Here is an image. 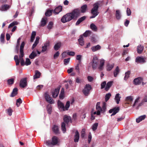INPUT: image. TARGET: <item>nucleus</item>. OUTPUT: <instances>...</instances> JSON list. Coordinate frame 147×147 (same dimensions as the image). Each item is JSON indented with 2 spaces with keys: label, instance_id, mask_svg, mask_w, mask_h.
Wrapping results in <instances>:
<instances>
[{
  "label": "nucleus",
  "instance_id": "obj_1",
  "mask_svg": "<svg viewBox=\"0 0 147 147\" xmlns=\"http://www.w3.org/2000/svg\"><path fill=\"white\" fill-rule=\"evenodd\" d=\"M80 13V10L76 9L71 12L69 13L64 16L61 19V21L63 23L69 21L74 18L78 17Z\"/></svg>",
  "mask_w": 147,
  "mask_h": 147
},
{
  "label": "nucleus",
  "instance_id": "obj_2",
  "mask_svg": "<svg viewBox=\"0 0 147 147\" xmlns=\"http://www.w3.org/2000/svg\"><path fill=\"white\" fill-rule=\"evenodd\" d=\"M99 5V4L98 2L96 3L93 4V7L91 11V13L92 15L90 17V18H94L98 15L99 13L98 9Z\"/></svg>",
  "mask_w": 147,
  "mask_h": 147
},
{
  "label": "nucleus",
  "instance_id": "obj_3",
  "mask_svg": "<svg viewBox=\"0 0 147 147\" xmlns=\"http://www.w3.org/2000/svg\"><path fill=\"white\" fill-rule=\"evenodd\" d=\"M100 104V102H98L96 105V109L97 111V115H99L100 114V113L104 112L106 108V104L105 102H103L102 107H101Z\"/></svg>",
  "mask_w": 147,
  "mask_h": 147
},
{
  "label": "nucleus",
  "instance_id": "obj_4",
  "mask_svg": "<svg viewBox=\"0 0 147 147\" xmlns=\"http://www.w3.org/2000/svg\"><path fill=\"white\" fill-rule=\"evenodd\" d=\"M58 139L57 137L56 136H54L52 138V141L51 142L50 141H47L46 142V144L48 146H50L51 144L53 145H56L58 143Z\"/></svg>",
  "mask_w": 147,
  "mask_h": 147
},
{
  "label": "nucleus",
  "instance_id": "obj_5",
  "mask_svg": "<svg viewBox=\"0 0 147 147\" xmlns=\"http://www.w3.org/2000/svg\"><path fill=\"white\" fill-rule=\"evenodd\" d=\"M92 87L89 84H87L83 90V92L85 96H88L90 93V90L91 89Z\"/></svg>",
  "mask_w": 147,
  "mask_h": 147
},
{
  "label": "nucleus",
  "instance_id": "obj_6",
  "mask_svg": "<svg viewBox=\"0 0 147 147\" xmlns=\"http://www.w3.org/2000/svg\"><path fill=\"white\" fill-rule=\"evenodd\" d=\"M146 58L138 56L136 58L135 61L136 63H143L146 62Z\"/></svg>",
  "mask_w": 147,
  "mask_h": 147
},
{
  "label": "nucleus",
  "instance_id": "obj_7",
  "mask_svg": "<svg viewBox=\"0 0 147 147\" xmlns=\"http://www.w3.org/2000/svg\"><path fill=\"white\" fill-rule=\"evenodd\" d=\"M45 98L46 101L50 104H52L54 103V101L50 96L49 94L47 93L45 94Z\"/></svg>",
  "mask_w": 147,
  "mask_h": 147
},
{
  "label": "nucleus",
  "instance_id": "obj_8",
  "mask_svg": "<svg viewBox=\"0 0 147 147\" xmlns=\"http://www.w3.org/2000/svg\"><path fill=\"white\" fill-rule=\"evenodd\" d=\"M119 110V107H115L112 109H110L109 111V113H112L111 115V116H113L117 113Z\"/></svg>",
  "mask_w": 147,
  "mask_h": 147
},
{
  "label": "nucleus",
  "instance_id": "obj_9",
  "mask_svg": "<svg viewBox=\"0 0 147 147\" xmlns=\"http://www.w3.org/2000/svg\"><path fill=\"white\" fill-rule=\"evenodd\" d=\"M20 86L22 88H24L27 85L26 78H25L21 79L20 80Z\"/></svg>",
  "mask_w": 147,
  "mask_h": 147
},
{
  "label": "nucleus",
  "instance_id": "obj_10",
  "mask_svg": "<svg viewBox=\"0 0 147 147\" xmlns=\"http://www.w3.org/2000/svg\"><path fill=\"white\" fill-rule=\"evenodd\" d=\"M142 79L141 77H138L135 79L133 81L134 83L136 85L140 84L142 82Z\"/></svg>",
  "mask_w": 147,
  "mask_h": 147
},
{
  "label": "nucleus",
  "instance_id": "obj_11",
  "mask_svg": "<svg viewBox=\"0 0 147 147\" xmlns=\"http://www.w3.org/2000/svg\"><path fill=\"white\" fill-rule=\"evenodd\" d=\"M62 9V7L59 6L56 7L54 10L53 13L55 14H57L61 11Z\"/></svg>",
  "mask_w": 147,
  "mask_h": 147
},
{
  "label": "nucleus",
  "instance_id": "obj_12",
  "mask_svg": "<svg viewBox=\"0 0 147 147\" xmlns=\"http://www.w3.org/2000/svg\"><path fill=\"white\" fill-rule=\"evenodd\" d=\"M52 130L53 132L56 134H59V127L55 125H54L52 127Z\"/></svg>",
  "mask_w": 147,
  "mask_h": 147
},
{
  "label": "nucleus",
  "instance_id": "obj_13",
  "mask_svg": "<svg viewBox=\"0 0 147 147\" xmlns=\"http://www.w3.org/2000/svg\"><path fill=\"white\" fill-rule=\"evenodd\" d=\"M105 61L103 59H101L100 61V63L98 69L100 70H102L103 69V66L104 65Z\"/></svg>",
  "mask_w": 147,
  "mask_h": 147
},
{
  "label": "nucleus",
  "instance_id": "obj_14",
  "mask_svg": "<svg viewBox=\"0 0 147 147\" xmlns=\"http://www.w3.org/2000/svg\"><path fill=\"white\" fill-rule=\"evenodd\" d=\"M114 65V64L113 63H108L106 67L107 70L108 71H111L113 68Z\"/></svg>",
  "mask_w": 147,
  "mask_h": 147
},
{
  "label": "nucleus",
  "instance_id": "obj_15",
  "mask_svg": "<svg viewBox=\"0 0 147 147\" xmlns=\"http://www.w3.org/2000/svg\"><path fill=\"white\" fill-rule=\"evenodd\" d=\"M57 104L59 108L62 110L65 111V107L63 104L59 100L57 102Z\"/></svg>",
  "mask_w": 147,
  "mask_h": 147
},
{
  "label": "nucleus",
  "instance_id": "obj_16",
  "mask_svg": "<svg viewBox=\"0 0 147 147\" xmlns=\"http://www.w3.org/2000/svg\"><path fill=\"white\" fill-rule=\"evenodd\" d=\"M10 7L9 5H7L5 4L2 5L1 8V10L3 11H7Z\"/></svg>",
  "mask_w": 147,
  "mask_h": 147
},
{
  "label": "nucleus",
  "instance_id": "obj_17",
  "mask_svg": "<svg viewBox=\"0 0 147 147\" xmlns=\"http://www.w3.org/2000/svg\"><path fill=\"white\" fill-rule=\"evenodd\" d=\"M144 48L143 46L141 45H139L137 47V51L138 53L141 54L142 53Z\"/></svg>",
  "mask_w": 147,
  "mask_h": 147
},
{
  "label": "nucleus",
  "instance_id": "obj_18",
  "mask_svg": "<svg viewBox=\"0 0 147 147\" xmlns=\"http://www.w3.org/2000/svg\"><path fill=\"white\" fill-rule=\"evenodd\" d=\"M79 138V135L78 131L77 130L75 133L74 137V141L75 142H78Z\"/></svg>",
  "mask_w": 147,
  "mask_h": 147
},
{
  "label": "nucleus",
  "instance_id": "obj_19",
  "mask_svg": "<svg viewBox=\"0 0 147 147\" xmlns=\"http://www.w3.org/2000/svg\"><path fill=\"white\" fill-rule=\"evenodd\" d=\"M101 49V47L99 45H97L96 46H94L92 47L91 49L93 52L96 51Z\"/></svg>",
  "mask_w": 147,
  "mask_h": 147
},
{
  "label": "nucleus",
  "instance_id": "obj_20",
  "mask_svg": "<svg viewBox=\"0 0 147 147\" xmlns=\"http://www.w3.org/2000/svg\"><path fill=\"white\" fill-rule=\"evenodd\" d=\"M146 117V115L141 116L136 119V122L138 123H139L143 120H144Z\"/></svg>",
  "mask_w": 147,
  "mask_h": 147
},
{
  "label": "nucleus",
  "instance_id": "obj_21",
  "mask_svg": "<svg viewBox=\"0 0 147 147\" xmlns=\"http://www.w3.org/2000/svg\"><path fill=\"white\" fill-rule=\"evenodd\" d=\"M134 100V97L133 96H130L126 97V101L129 104H131L132 102Z\"/></svg>",
  "mask_w": 147,
  "mask_h": 147
},
{
  "label": "nucleus",
  "instance_id": "obj_22",
  "mask_svg": "<svg viewBox=\"0 0 147 147\" xmlns=\"http://www.w3.org/2000/svg\"><path fill=\"white\" fill-rule=\"evenodd\" d=\"M59 90V88L55 89L54 92L52 93V96L53 98H55L58 96Z\"/></svg>",
  "mask_w": 147,
  "mask_h": 147
},
{
  "label": "nucleus",
  "instance_id": "obj_23",
  "mask_svg": "<svg viewBox=\"0 0 147 147\" xmlns=\"http://www.w3.org/2000/svg\"><path fill=\"white\" fill-rule=\"evenodd\" d=\"M113 82L110 81L108 82L107 84L106 87L105 88V90L107 91L110 88L111 86L112 85Z\"/></svg>",
  "mask_w": 147,
  "mask_h": 147
},
{
  "label": "nucleus",
  "instance_id": "obj_24",
  "mask_svg": "<svg viewBox=\"0 0 147 147\" xmlns=\"http://www.w3.org/2000/svg\"><path fill=\"white\" fill-rule=\"evenodd\" d=\"M115 16L117 20H119L121 17V15L119 10H117L116 11Z\"/></svg>",
  "mask_w": 147,
  "mask_h": 147
},
{
  "label": "nucleus",
  "instance_id": "obj_25",
  "mask_svg": "<svg viewBox=\"0 0 147 147\" xmlns=\"http://www.w3.org/2000/svg\"><path fill=\"white\" fill-rule=\"evenodd\" d=\"M63 120L65 122L68 123L71 120V118L70 116L65 115L64 117Z\"/></svg>",
  "mask_w": 147,
  "mask_h": 147
},
{
  "label": "nucleus",
  "instance_id": "obj_26",
  "mask_svg": "<svg viewBox=\"0 0 147 147\" xmlns=\"http://www.w3.org/2000/svg\"><path fill=\"white\" fill-rule=\"evenodd\" d=\"M121 97L120 96L119 93L117 94L115 96V99L117 104L119 103V102L120 100Z\"/></svg>",
  "mask_w": 147,
  "mask_h": 147
},
{
  "label": "nucleus",
  "instance_id": "obj_27",
  "mask_svg": "<svg viewBox=\"0 0 147 147\" xmlns=\"http://www.w3.org/2000/svg\"><path fill=\"white\" fill-rule=\"evenodd\" d=\"M25 42H23L21 43L20 48V52L22 55L24 52V48L25 45Z\"/></svg>",
  "mask_w": 147,
  "mask_h": 147
},
{
  "label": "nucleus",
  "instance_id": "obj_28",
  "mask_svg": "<svg viewBox=\"0 0 147 147\" xmlns=\"http://www.w3.org/2000/svg\"><path fill=\"white\" fill-rule=\"evenodd\" d=\"M37 54L35 51H33L30 54L29 56V58L31 59H34L37 56Z\"/></svg>",
  "mask_w": 147,
  "mask_h": 147
},
{
  "label": "nucleus",
  "instance_id": "obj_29",
  "mask_svg": "<svg viewBox=\"0 0 147 147\" xmlns=\"http://www.w3.org/2000/svg\"><path fill=\"white\" fill-rule=\"evenodd\" d=\"M39 38H40L38 36H37L36 37V40L35 41L34 43L33 44L32 47V49H33L35 47H36L38 43Z\"/></svg>",
  "mask_w": 147,
  "mask_h": 147
},
{
  "label": "nucleus",
  "instance_id": "obj_30",
  "mask_svg": "<svg viewBox=\"0 0 147 147\" xmlns=\"http://www.w3.org/2000/svg\"><path fill=\"white\" fill-rule=\"evenodd\" d=\"M18 91V89L17 88H14L12 91V92L11 93V96L13 97L16 95L17 94V92Z\"/></svg>",
  "mask_w": 147,
  "mask_h": 147
},
{
  "label": "nucleus",
  "instance_id": "obj_31",
  "mask_svg": "<svg viewBox=\"0 0 147 147\" xmlns=\"http://www.w3.org/2000/svg\"><path fill=\"white\" fill-rule=\"evenodd\" d=\"M86 18V17L85 16H83L80 18L77 21L76 23V25H79L81 22L84 20Z\"/></svg>",
  "mask_w": 147,
  "mask_h": 147
},
{
  "label": "nucleus",
  "instance_id": "obj_32",
  "mask_svg": "<svg viewBox=\"0 0 147 147\" xmlns=\"http://www.w3.org/2000/svg\"><path fill=\"white\" fill-rule=\"evenodd\" d=\"M79 42V44L82 46H83L84 45V41L83 38V36L82 35H81L80 36V38L78 40Z\"/></svg>",
  "mask_w": 147,
  "mask_h": 147
},
{
  "label": "nucleus",
  "instance_id": "obj_33",
  "mask_svg": "<svg viewBox=\"0 0 147 147\" xmlns=\"http://www.w3.org/2000/svg\"><path fill=\"white\" fill-rule=\"evenodd\" d=\"M119 67L117 66L115 69L114 71V76L115 77H116L117 76L118 74H119Z\"/></svg>",
  "mask_w": 147,
  "mask_h": 147
},
{
  "label": "nucleus",
  "instance_id": "obj_34",
  "mask_svg": "<svg viewBox=\"0 0 147 147\" xmlns=\"http://www.w3.org/2000/svg\"><path fill=\"white\" fill-rule=\"evenodd\" d=\"M40 73L38 71H36L35 72V74L34 76V79L38 78L40 77Z\"/></svg>",
  "mask_w": 147,
  "mask_h": 147
},
{
  "label": "nucleus",
  "instance_id": "obj_35",
  "mask_svg": "<svg viewBox=\"0 0 147 147\" xmlns=\"http://www.w3.org/2000/svg\"><path fill=\"white\" fill-rule=\"evenodd\" d=\"M6 112L10 116L12 115L13 110L11 107H9L6 110Z\"/></svg>",
  "mask_w": 147,
  "mask_h": 147
},
{
  "label": "nucleus",
  "instance_id": "obj_36",
  "mask_svg": "<svg viewBox=\"0 0 147 147\" xmlns=\"http://www.w3.org/2000/svg\"><path fill=\"white\" fill-rule=\"evenodd\" d=\"M46 22L47 18H42L41 21V26H44L46 25Z\"/></svg>",
  "mask_w": 147,
  "mask_h": 147
},
{
  "label": "nucleus",
  "instance_id": "obj_37",
  "mask_svg": "<svg viewBox=\"0 0 147 147\" xmlns=\"http://www.w3.org/2000/svg\"><path fill=\"white\" fill-rule=\"evenodd\" d=\"M130 71H128L127 72L125 73V76L124 78V80H127L129 77L130 74Z\"/></svg>",
  "mask_w": 147,
  "mask_h": 147
},
{
  "label": "nucleus",
  "instance_id": "obj_38",
  "mask_svg": "<svg viewBox=\"0 0 147 147\" xmlns=\"http://www.w3.org/2000/svg\"><path fill=\"white\" fill-rule=\"evenodd\" d=\"M140 96H138L135 100L134 103L133 105V107L134 108L135 107L138 103L140 101Z\"/></svg>",
  "mask_w": 147,
  "mask_h": 147
},
{
  "label": "nucleus",
  "instance_id": "obj_39",
  "mask_svg": "<svg viewBox=\"0 0 147 147\" xmlns=\"http://www.w3.org/2000/svg\"><path fill=\"white\" fill-rule=\"evenodd\" d=\"M61 46V43L60 42L57 43L55 45L54 47V49L56 51H57L59 49Z\"/></svg>",
  "mask_w": 147,
  "mask_h": 147
},
{
  "label": "nucleus",
  "instance_id": "obj_40",
  "mask_svg": "<svg viewBox=\"0 0 147 147\" xmlns=\"http://www.w3.org/2000/svg\"><path fill=\"white\" fill-rule=\"evenodd\" d=\"M53 11V10H48L45 12V15L47 16H50L51 15Z\"/></svg>",
  "mask_w": 147,
  "mask_h": 147
},
{
  "label": "nucleus",
  "instance_id": "obj_41",
  "mask_svg": "<svg viewBox=\"0 0 147 147\" xmlns=\"http://www.w3.org/2000/svg\"><path fill=\"white\" fill-rule=\"evenodd\" d=\"M61 129L63 133L65 132L66 131V129L65 128V124L64 122H63L61 123Z\"/></svg>",
  "mask_w": 147,
  "mask_h": 147
},
{
  "label": "nucleus",
  "instance_id": "obj_42",
  "mask_svg": "<svg viewBox=\"0 0 147 147\" xmlns=\"http://www.w3.org/2000/svg\"><path fill=\"white\" fill-rule=\"evenodd\" d=\"M87 8V5H82L81 7V11L82 13L85 12Z\"/></svg>",
  "mask_w": 147,
  "mask_h": 147
},
{
  "label": "nucleus",
  "instance_id": "obj_43",
  "mask_svg": "<svg viewBox=\"0 0 147 147\" xmlns=\"http://www.w3.org/2000/svg\"><path fill=\"white\" fill-rule=\"evenodd\" d=\"M14 59L16 63V65H19L20 63V61L17 55H15L14 57Z\"/></svg>",
  "mask_w": 147,
  "mask_h": 147
},
{
  "label": "nucleus",
  "instance_id": "obj_44",
  "mask_svg": "<svg viewBox=\"0 0 147 147\" xmlns=\"http://www.w3.org/2000/svg\"><path fill=\"white\" fill-rule=\"evenodd\" d=\"M18 24V22L17 21H14L11 23L9 26L8 28H10L15 25H17Z\"/></svg>",
  "mask_w": 147,
  "mask_h": 147
},
{
  "label": "nucleus",
  "instance_id": "obj_45",
  "mask_svg": "<svg viewBox=\"0 0 147 147\" xmlns=\"http://www.w3.org/2000/svg\"><path fill=\"white\" fill-rule=\"evenodd\" d=\"M47 110L49 114H50L51 113L52 108L51 105H48L47 106Z\"/></svg>",
  "mask_w": 147,
  "mask_h": 147
},
{
  "label": "nucleus",
  "instance_id": "obj_46",
  "mask_svg": "<svg viewBox=\"0 0 147 147\" xmlns=\"http://www.w3.org/2000/svg\"><path fill=\"white\" fill-rule=\"evenodd\" d=\"M14 82V79L13 78H11L7 80V83L9 85L13 84Z\"/></svg>",
  "mask_w": 147,
  "mask_h": 147
},
{
  "label": "nucleus",
  "instance_id": "obj_47",
  "mask_svg": "<svg viewBox=\"0 0 147 147\" xmlns=\"http://www.w3.org/2000/svg\"><path fill=\"white\" fill-rule=\"evenodd\" d=\"M111 96V94L110 92L106 94L105 96L106 102H107L109 100Z\"/></svg>",
  "mask_w": 147,
  "mask_h": 147
},
{
  "label": "nucleus",
  "instance_id": "obj_48",
  "mask_svg": "<svg viewBox=\"0 0 147 147\" xmlns=\"http://www.w3.org/2000/svg\"><path fill=\"white\" fill-rule=\"evenodd\" d=\"M91 32L89 30L86 31L83 34V36L85 37H87L89 36L91 33Z\"/></svg>",
  "mask_w": 147,
  "mask_h": 147
},
{
  "label": "nucleus",
  "instance_id": "obj_49",
  "mask_svg": "<svg viewBox=\"0 0 147 147\" xmlns=\"http://www.w3.org/2000/svg\"><path fill=\"white\" fill-rule=\"evenodd\" d=\"M98 123H95L92 125V129L93 131H94L96 129L98 126Z\"/></svg>",
  "mask_w": 147,
  "mask_h": 147
},
{
  "label": "nucleus",
  "instance_id": "obj_50",
  "mask_svg": "<svg viewBox=\"0 0 147 147\" xmlns=\"http://www.w3.org/2000/svg\"><path fill=\"white\" fill-rule=\"evenodd\" d=\"M31 62L30 61L29 59L28 58L26 59V60L25 62V65L27 66L30 65L31 64Z\"/></svg>",
  "mask_w": 147,
  "mask_h": 147
},
{
  "label": "nucleus",
  "instance_id": "obj_51",
  "mask_svg": "<svg viewBox=\"0 0 147 147\" xmlns=\"http://www.w3.org/2000/svg\"><path fill=\"white\" fill-rule=\"evenodd\" d=\"M90 28L94 31H96L97 30V28L96 26L93 24H91Z\"/></svg>",
  "mask_w": 147,
  "mask_h": 147
},
{
  "label": "nucleus",
  "instance_id": "obj_52",
  "mask_svg": "<svg viewBox=\"0 0 147 147\" xmlns=\"http://www.w3.org/2000/svg\"><path fill=\"white\" fill-rule=\"evenodd\" d=\"M98 65V63H92V66L93 69H96Z\"/></svg>",
  "mask_w": 147,
  "mask_h": 147
},
{
  "label": "nucleus",
  "instance_id": "obj_53",
  "mask_svg": "<svg viewBox=\"0 0 147 147\" xmlns=\"http://www.w3.org/2000/svg\"><path fill=\"white\" fill-rule=\"evenodd\" d=\"M70 59V58H69L67 59H65L63 61L64 64L65 65H67L69 62Z\"/></svg>",
  "mask_w": 147,
  "mask_h": 147
},
{
  "label": "nucleus",
  "instance_id": "obj_54",
  "mask_svg": "<svg viewBox=\"0 0 147 147\" xmlns=\"http://www.w3.org/2000/svg\"><path fill=\"white\" fill-rule=\"evenodd\" d=\"M53 24V22H50L47 26V28L49 29H51L52 28Z\"/></svg>",
  "mask_w": 147,
  "mask_h": 147
},
{
  "label": "nucleus",
  "instance_id": "obj_55",
  "mask_svg": "<svg viewBox=\"0 0 147 147\" xmlns=\"http://www.w3.org/2000/svg\"><path fill=\"white\" fill-rule=\"evenodd\" d=\"M4 37H5V34L2 33L0 36V40L1 42L3 43L4 42Z\"/></svg>",
  "mask_w": 147,
  "mask_h": 147
},
{
  "label": "nucleus",
  "instance_id": "obj_56",
  "mask_svg": "<svg viewBox=\"0 0 147 147\" xmlns=\"http://www.w3.org/2000/svg\"><path fill=\"white\" fill-rule=\"evenodd\" d=\"M70 106V102L69 101H67L66 103L65 106V110H67Z\"/></svg>",
  "mask_w": 147,
  "mask_h": 147
},
{
  "label": "nucleus",
  "instance_id": "obj_57",
  "mask_svg": "<svg viewBox=\"0 0 147 147\" xmlns=\"http://www.w3.org/2000/svg\"><path fill=\"white\" fill-rule=\"evenodd\" d=\"M92 63H98V58L96 57H93Z\"/></svg>",
  "mask_w": 147,
  "mask_h": 147
},
{
  "label": "nucleus",
  "instance_id": "obj_58",
  "mask_svg": "<svg viewBox=\"0 0 147 147\" xmlns=\"http://www.w3.org/2000/svg\"><path fill=\"white\" fill-rule=\"evenodd\" d=\"M22 102V100L21 98H20L17 100L16 105L18 107L19 106L20 104Z\"/></svg>",
  "mask_w": 147,
  "mask_h": 147
},
{
  "label": "nucleus",
  "instance_id": "obj_59",
  "mask_svg": "<svg viewBox=\"0 0 147 147\" xmlns=\"http://www.w3.org/2000/svg\"><path fill=\"white\" fill-rule=\"evenodd\" d=\"M81 136L82 138H84L85 136V129H83L81 132Z\"/></svg>",
  "mask_w": 147,
  "mask_h": 147
},
{
  "label": "nucleus",
  "instance_id": "obj_60",
  "mask_svg": "<svg viewBox=\"0 0 147 147\" xmlns=\"http://www.w3.org/2000/svg\"><path fill=\"white\" fill-rule=\"evenodd\" d=\"M127 15L129 16L131 14V11L130 9L129 8H127L126 10Z\"/></svg>",
  "mask_w": 147,
  "mask_h": 147
},
{
  "label": "nucleus",
  "instance_id": "obj_61",
  "mask_svg": "<svg viewBox=\"0 0 147 147\" xmlns=\"http://www.w3.org/2000/svg\"><path fill=\"white\" fill-rule=\"evenodd\" d=\"M59 51L56 52L55 54L54 55L53 57L54 59L57 58L59 56Z\"/></svg>",
  "mask_w": 147,
  "mask_h": 147
},
{
  "label": "nucleus",
  "instance_id": "obj_62",
  "mask_svg": "<svg viewBox=\"0 0 147 147\" xmlns=\"http://www.w3.org/2000/svg\"><path fill=\"white\" fill-rule=\"evenodd\" d=\"M68 55L67 54V53L66 51L62 53L61 54L62 55V59H63L67 55Z\"/></svg>",
  "mask_w": 147,
  "mask_h": 147
},
{
  "label": "nucleus",
  "instance_id": "obj_63",
  "mask_svg": "<svg viewBox=\"0 0 147 147\" xmlns=\"http://www.w3.org/2000/svg\"><path fill=\"white\" fill-rule=\"evenodd\" d=\"M81 56L80 55H77L76 57L77 60L79 61V63H80L81 62Z\"/></svg>",
  "mask_w": 147,
  "mask_h": 147
},
{
  "label": "nucleus",
  "instance_id": "obj_64",
  "mask_svg": "<svg viewBox=\"0 0 147 147\" xmlns=\"http://www.w3.org/2000/svg\"><path fill=\"white\" fill-rule=\"evenodd\" d=\"M106 82L105 81H104L102 83H101V89H103V88H104V87H105V85H106Z\"/></svg>",
  "mask_w": 147,
  "mask_h": 147
}]
</instances>
